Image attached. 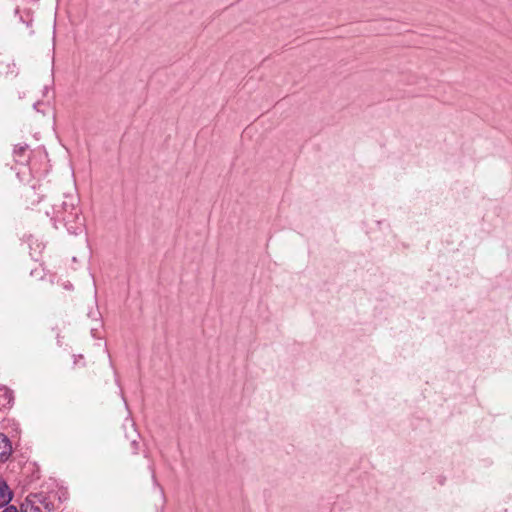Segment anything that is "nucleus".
Masks as SVG:
<instances>
[{
	"instance_id": "6e6552de",
	"label": "nucleus",
	"mask_w": 512,
	"mask_h": 512,
	"mask_svg": "<svg viewBox=\"0 0 512 512\" xmlns=\"http://www.w3.org/2000/svg\"><path fill=\"white\" fill-rule=\"evenodd\" d=\"M2 66H3V62L0 61V75H2L4 73L3 70H2Z\"/></svg>"
},
{
	"instance_id": "7ed1b4c3",
	"label": "nucleus",
	"mask_w": 512,
	"mask_h": 512,
	"mask_svg": "<svg viewBox=\"0 0 512 512\" xmlns=\"http://www.w3.org/2000/svg\"><path fill=\"white\" fill-rule=\"evenodd\" d=\"M12 452L13 449L11 441L4 433H0V463L8 461Z\"/></svg>"
},
{
	"instance_id": "39448f33",
	"label": "nucleus",
	"mask_w": 512,
	"mask_h": 512,
	"mask_svg": "<svg viewBox=\"0 0 512 512\" xmlns=\"http://www.w3.org/2000/svg\"><path fill=\"white\" fill-rule=\"evenodd\" d=\"M12 499V493L7 483L0 479V507L6 506Z\"/></svg>"
},
{
	"instance_id": "1a4fd4ad",
	"label": "nucleus",
	"mask_w": 512,
	"mask_h": 512,
	"mask_svg": "<svg viewBox=\"0 0 512 512\" xmlns=\"http://www.w3.org/2000/svg\"><path fill=\"white\" fill-rule=\"evenodd\" d=\"M71 287H72V285H71V284H69V285H66V286H65V288H67V289H68V288H71Z\"/></svg>"
},
{
	"instance_id": "0eeeda50",
	"label": "nucleus",
	"mask_w": 512,
	"mask_h": 512,
	"mask_svg": "<svg viewBox=\"0 0 512 512\" xmlns=\"http://www.w3.org/2000/svg\"><path fill=\"white\" fill-rule=\"evenodd\" d=\"M40 105V102H36L33 107L35 110L39 111L38 106Z\"/></svg>"
},
{
	"instance_id": "423d86ee",
	"label": "nucleus",
	"mask_w": 512,
	"mask_h": 512,
	"mask_svg": "<svg viewBox=\"0 0 512 512\" xmlns=\"http://www.w3.org/2000/svg\"><path fill=\"white\" fill-rule=\"evenodd\" d=\"M138 445H139V443L136 440L131 441L132 452L134 454H137V452H138Z\"/></svg>"
},
{
	"instance_id": "f257e3e1",
	"label": "nucleus",
	"mask_w": 512,
	"mask_h": 512,
	"mask_svg": "<svg viewBox=\"0 0 512 512\" xmlns=\"http://www.w3.org/2000/svg\"><path fill=\"white\" fill-rule=\"evenodd\" d=\"M54 217L64 223L70 233L76 234L83 226L76 198L66 196L60 205H54Z\"/></svg>"
},
{
	"instance_id": "f03ea898",
	"label": "nucleus",
	"mask_w": 512,
	"mask_h": 512,
	"mask_svg": "<svg viewBox=\"0 0 512 512\" xmlns=\"http://www.w3.org/2000/svg\"><path fill=\"white\" fill-rule=\"evenodd\" d=\"M54 503L43 493L30 494L21 505V512H52Z\"/></svg>"
},
{
	"instance_id": "20e7f679",
	"label": "nucleus",
	"mask_w": 512,
	"mask_h": 512,
	"mask_svg": "<svg viewBox=\"0 0 512 512\" xmlns=\"http://www.w3.org/2000/svg\"><path fill=\"white\" fill-rule=\"evenodd\" d=\"M28 145H16L13 150L14 154V160L17 163L25 164L28 162V155H27Z\"/></svg>"
}]
</instances>
